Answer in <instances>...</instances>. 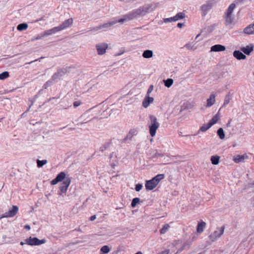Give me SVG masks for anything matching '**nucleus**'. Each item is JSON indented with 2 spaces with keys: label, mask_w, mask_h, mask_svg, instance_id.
Wrapping results in <instances>:
<instances>
[{
  "label": "nucleus",
  "mask_w": 254,
  "mask_h": 254,
  "mask_svg": "<svg viewBox=\"0 0 254 254\" xmlns=\"http://www.w3.org/2000/svg\"><path fill=\"white\" fill-rule=\"evenodd\" d=\"M71 178L66 177L65 173L64 172H61L58 174L56 178L51 182V185H55L59 182H63L61 183L60 187V192L58 194L60 195L67 191V189L71 183Z\"/></svg>",
  "instance_id": "1"
},
{
  "label": "nucleus",
  "mask_w": 254,
  "mask_h": 254,
  "mask_svg": "<svg viewBox=\"0 0 254 254\" xmlns=\"http://www.w3.org/2000/svg\"><path fill=\"white\" fill-rule=\"evenodd\" d=\"M236 7V4L234 3H231L224 15V18L226 26L230 25L233 24L234 20V15L233 11Z\"/></svg>",
  "instance_id": "2"
},
{
  "label": "nucleus",
  "mask_w": 254,
  "mask_h": 254,
  "mask_svg": "<svg viewBox=\"0 0 254 254\" xmlns=\"http://www.w3.org/2000/svg\"><path fill=\"white\" fill-rule=\"evenodd\" d=\"M164 174H158L151 180L146 181L145 186L147 190H153L159 184V182L164 178Z\"/></svg>",
  "instance_id": "3"
},
{
  "label": "nucleus",
  "mask_w": 254,
  "mask_h": 254,
  "mask_svg": "<svg viewBox=\"0 0 254 254\" xmlns=\"http://www.w3.org/2000/svg\"><path fill=\"white\" fill-rule=\"evenodd\" d=\"M150 125L149 126V133L152 137L155 135L156 130L159 128L160 124L158 123L157 118L152 115L149 116Z\"/></svg>",
  "instance_id": "4"
},
{
  "label": "nucleus",
  "mask_w": 254,
  "mask_h": 254,
  "mask_svg": "<svg viewBox=\"0 0 254 254\" xmlns=\"http://www.w3.org/2000/svg\"><path fill=\"white\" fill-rule=\"evenodd\" d=\"M224 230L225 227L224 226L216 228V229L208 236L209 240L211 242L216 241L218 238H220L223 235Z\"/></svg>",
  "instance_id": "5"
},
{
  "label": "nucleus",
  "mask_w": 254,
  "mask_h": 254,
  "mask_svg": "<svg viewBox=\"0 0 254 254\" xmlns=\"http://www.w3.org/2000/svg\"><path fill=\"white\" fill-rule=\"evenodd\" d=\"M134 17L132 15V12H130L129 13H128L127 14L125 15L123 17L119 19L118 20L113 21L109 23L105 24L103 25L104 27H109L110 26L113 25L114 24H116L117 23H124L125 22L131 20L133 19H134Z\"/></svg>",
  "instance_id": "6"
},
{
  "label": "nucleus",
  "mask_w": 254,
  "mask_h": 254,
  "mask_svg": "<svg viewBox=\"0 0 254 254\" xmlns=\"http://www.w3.org/2000/svg\"><path fill=\"white\" fill-rule=\"evenodd\" d=\"M25 241L26 244L30 246H39L45 243L46 240L45 239L40 240L36 237L32 238L30 237L29 238L25 239Z\"/></svg>",
  "instance_id": "7"
},
{
  "label": "nucleus",
  "mask_w": 254,
  "mask_h": 254,
  "mask_svg": "<svg viewBox=\"0 0 254 254\" xmlns=\"http://www.w3.org/2000/svg\"><path fill=\"white\" fill-rule=\"evenodd\" d=\"M18 211V207L16 205H12L11 209L1 215L0 218L13 217Z\"/></svg>",
  "instance_id": "8"
},
{
  "label": "nucleus",
  "mask_w": 254,
  "mask_h": 254,
  "mask_svg": "<svg viewBox=\"0 0 254 254\" xmlns=\"http://www.w3.org/2000/svg\"><path fill=\"white\" fill-rule=\"evenodd\" d=\"M214 0H210L201 6L200 9L203 16H205L207 12L211 9Z\"/></svg>",
  "instance_id": "9"
},
{
  "label": "nucleus",
  "mask_w": 254,
  "mask_h": 254,
  "mask_svg": "<svg viewBox=\"0 0 254 254\" xmlns=\"http://www.w3.org/2000/svg\"><path fill=\"white\" fill-rule=\"evenodd\" d=\"M67 72L65 68L59 69L52 76V80L55 82H57L59 79L63 76Z\"/></svg>",
  "instance_id": "10"
},
{
  "label": "nucleus",
  "mask_w": 254,
  "mask_h": 254,
  "mask_svg": "<svg viewBox=\"0 0 254 254\" xmlns=\"http://www.w3.org/2000/svg\"><path fill=\"white\" fill-rule=\"evenodd\" d=\"M132 15L135 18L138 16H142L148 13L147 11L144 9L143 6L132 11Z\"/></svg>",
  "instance_id": "11"
},
{
  "label": "nucleus",
  "mask_w": 254,
  "mask_h": 254,
  "mask_svg": "<svg viewBox=\"0 0 254 254\" xmlns=\"http://www.w3.org/2000/svg\"><path fill=\"white\" fill-rule=\"evenodd\" d=\"M110 163L112 168H114L118 165L119 158L116 153L113 152L110 156Z\"/></svg>",
  "instance_id": "12"
},
{
  "label": "nucleus",
  "mask_w": 254,
  "mask_h": 254,
  "mask_svg": "<svg viewBox=\"0 0 254 254\" xmlns=\"http://www.w3.org/2000/svg\"><path fill=\"white\" fill-rule=\"evenodd\" d=\"M108 47V45L106 43H102L96 45V49L99 55H103L106 52Z\"/></svg>",
  "instance_id": "13"
},
{
  "label": "nucleus",
  "mask_w": 254,
  "mask_h": 254,
  "mask_svg": "<svg viewBox=\"0 0 254 254\" xmlns=\"http://www.w3.org/2000/svg\"><path fill=\"white\" fill-rule=\"evenodd\" d=\"M73 20L72 18H69L67 20L64 21L61 24H60L59 27L61 30V31L66 29V28L69 27L72 24Z\"/></svg>",
  "instance_id": "14"
},
{
  "label": "nucleus",
  "mask_w": 254,
  "mask_h": 254,
  "mask_svg": "<svg viewBox=\"0 0 254 254\" xmlns=\"http://www.w3.org/2000/svg\"><path fill=\"white\" fill-rule=\"evenodd\" d=\"M243 33L246 35H254V23L246 27L243 30Z\"/></svg>",
  "instance_id": "15"
},
{
  "label": "nucleus",
  "mask_w": 254,
  "mask_h": 254,
  "mask_svg": "<svg viewBox=\"0 0 254 254\" xmlns=\"http://www.w3.org/2000/svg\"><path fill=\"white\" fill-rule=\"evenodd\" d=\"M215 97L216 95L213 93H211L210 95L209 98L206 100V106L207 107H210L215 103Z\"/></svg>",
  "instance_id": "16"
},
{
  "label": "nucleus",
  "mask_w": 254,
  "mask_h": 254,
  "mask_svg": "<svg viewBox=\"0 0 254 254\" xmlns=\"http://www.w3.org/2000/svg\"><path fill=\"white\" fill-rule=\"evenodd\" d=\"M154 101V98L150 97V96L146 95L142 102V106L146 108H147L151 103H152Z\"/></svg>",
  "instance_id": "17"
},
{
  "label": "nucleus",
  "mask_w": 254,
  "mask_h": 254,
  "mask_svg": "<svg viewBox=\"0 0 254 254\" xmlns=\"http://www.w3.org/2000/svg\"><path fill=\"white\" fill-rule=\"evenodd\" d=\"M206 224L205 222L203 221H201L200 222H199L197 224V228H196V232L198 234H201L202 233L205 227H206Z\"/></svg>",
  "instance_id": "18"
},
{
  "label": "nucleus",
  "mask_w": 254,
  "mask_h": 254,
  "mask_svg": "<svg viewBox=\"0 0 254 254\" xmlns=\"http://www.w3.org/2000/svg\"><path fill=\"white\" fill-rule=\"evenodd\" d=\"M226 50V48L224 46L217 44L211 47L210 52H222Z\"/></svg>",
  "instance_id": "19"
},
{
  "label": "nucleus",
  "mask_w": 254,
  "mask_h": 254,
  "mask_svg": "<svg viewBox=\"0 0 254 254\" xmlns=\"http://www.w3.org/2000/svg\"><path fill=\"white\" fill-rule=\"evenodd\" d=\"M241 50L245 54L249 55L254 50V46L253 44H250L246 47L241 48Z\"/></svg>",
  "instance_id": "20"
},
{
  "label": "nucleus",
  "mask_w": 254,
  "mask_h": 254,
  "mask_svg": "<svg viewBox=\"0 0 254 254\" xmlns=\"http://www.w3.org/2000/svg\"><path fill=\"white\" fill-rule=\"evenodd\" d=\"M233 56L238 60L246 59V56L240 51H235L233 52Z\"/></svg>",
  "instance_id": "21"
},
{
  "label": "nucleus",
  "mask_w": 254,
  "mask_h": 254,
  "mask_svg": "<svg viewBox=\"0 0 254 254\" xmlns=\"http://www.w3.org/2000/svg\"><path fill=\"white\" fill-rule=\"evenodd\" d=\"M220 119V115L219 113H217L209 121L208 123L212 127L215 125Z\"/></svg>",
  "instance_id": "22"
},
{
  "label": "nucleus",
  "mask_w": 254,
  "mask_h": 254,
  "mask_svg": "<svg viewBox=\"0 0 254 254\" xmlns=\"http://www.w3.org/2000/svg\"><path fill=\"white\" fill-rule=\"evenodd\" d=\"M171 226L169 224H164L159 231L160 234L164 235L166 234L169 230Z\"/></svg>",
  "instance_id": "23"
},
{
  "label": "nucleus",
  "mask_w": 254,
  "mask_h": 254,
  "mask_svg": "<svg viewBox=\"0 0 254 254\" xmlns=\"http://www.w3.org/2000/svg\"><path fill=\"white\" fill-rule=\"evenodd\" d=\"M153 51L149 50H145L142 54V57L145 59L151 58L153 57Z\"/></svg>",
  "instance_id": "24"
},
{
  "label": "nucleus",
  "mask_w": 254,
  "mask_h": 254,
  "mask_svg": "<svg viewBox=\"0 0 254 254\" xmlns=\"http://www.w3.org/2000/svg\"><path fill=\"white\" fill-rule=\"evenodd\" d=\"M220 156L218 155L212 156L210 158L211 163L213 165H218L220 162Z\"/></svg>",
  "instance_id": "25"
},
{
  "label": "nucleus",
  "mask_w": 254,
  "mask_h": 254,
  "mask_svg": "<svg viewBox=\"0 0 254 254\" xmlns=\"http://www.w3.org/2000/svg\"><path fill=\"white\" fill-rule=\"evenodd\" d=\"M175 21L183 19L186 17V14L183 12L178 13L175 16H173Z\"/></svg>",
  "instance_id": "26"
},
{
  "label": "nucleus",
  "mask_w": 254,
  "mask_h": 254,
  "mask_svg": "<svg viewBox=\"0 0 254 254\" xmlns=\"http://www.w3.org/2000/svg\"><path fill=\"white\" fill-rule=\"evenodd\" d=\"M111 251V248L108 246H103L100 250V254H107Z\"/></svg>",
  "instance_id": "27"
},
{
  "label": "nucleus",
  "mask_w": 254,
  "mask_h": 254,
  "mask_svg": "<svg viewBox=\"0 0 254 254\" xmlns=\"http://www.w3.org/2000/svg\"><path fill=\"white\" fill-rule=\"evenodd\" d=\"M28 28V24L26 23H22L18 24L17 26V30L19 31L26 30Z\"/></svg>",
  "instance_id": "28"
},
{
  "label": "nucleus",
  "mask_w": 254,
  "mask_h": 254,
  "mask_svg": "<svg viewBox=\"0 0 254 254\" xmlns=\"http://www.w3.org/2000/svg\"><path fill=\"white\" fill-rule=\"evenodd\" d=\"M55 82H56L54 80H52L51 78L44 84L42 87L43 89H47L48 87L52 86Z\"/></svg>",
  "instance_id": "29"
},
{
  "label": "nucleus",
  "mask_w": 254,
  "mask_h": 254,
  "mask_svg": "<svg viewBox=\"0 0 254 254\" xmlns=\"http://www.w3.org/2000/svg\"><path fill=\"white\" fill-rule=\"evenodd\" d=\"M245 156L244 155H237L234 157L233 161L237 163L243 162L245 160Z\"/></svg>",
  "instance_id": "30"
},
{
  "label": "nucleus",
  "mask_w": 254,
  "mask_h": 254,
  "mask_svg": "<svg viewBox=\"0 0 254 254\" xmlns=\"http://www.w3.org/2000/svg\"><path fill=\"white\" fill-rule=\"evenodd\" d=\"M185 47L189 50L194 51L197 49V47L195 46V44L191 42H189L186 44Z\"/></svg>",
  "instance_id": "31"
},
{
  "label": "nucleus",
  "mask_w": 254,
  "mask_h": 254,
  "mask_svg": "<svg viewBox=\"0 0 254 254\" xmlns=\"http://www.w3.org/2000/svg\"><path fill=\"white\" fill-rule=\"evenodd\" d=\"M143 7L148 13L153 11L155 8V6L152 4H147L143 5Z\"/></svg>",
  "instance_id": "32"
},
{
  "label": "nucleus",
  "mask_w": 254,
  "mask_h": 254,
  "mask_svg": "<svg viewBox=\"0 0 254 254\" xmlns=\"http://www.w3.org/2000/svg\"><path fill=\"white\" fill-rule=\"evenodd\" d=\"M231 97L229 94L226 95L222 107H226L230 102Z\"/></svg>",
  "instance_id": "33"
},
{
  "label": "nucleus",
  "mask_w": 254,
  "mask_h": 254,
  "mask_svg": "<svg viewBox=\"0 0 254 254\" xmlns=\"http://www.w3.org/2000/svg\"><path fill=\"white\" fill-rule=\"evenodd\" d=\"M217 132L218 135L219 136V138L221 139H223L225 138V135L224 130L222 128H219L217 130Z\"/></svg>",
  "instance_id": "34"
},
{
  "label": "nucleus",
  "mask_w": 254,
  "mask_h": 254,
  "mask_svg": "<svg viewBox=\"0 0 254 254\" xmlns=\"http://www.w3.org/2000/svg\"><path fill=\"white\" fill-rule=\"evenodd\" d=\"M164 83L167 87H170L172 86L173 83V80L171 78H168L166 80H164Z\"/></svg>",
  "instance_id": "35"
},
{
  "label": "nucleus",
  "mask_w": 254,
  "mask_h": 254,
  "mask_svg": "<svg viewBox=\"0 0 254 254\" xmlns=\"http://www.w3.org/2000/svg\"><path fill=\"white\" fill-rule=\"evenodd\" d=\"M9 76V72L8 71H3L0 73V80H4L8 78Z\"/></svg>",
  "instance_id": "36"
},
{
  "label": "nucleus",
  "mask_w": 254,
  "mask_h": 254,
  "mask_svg": "<svg viewBox=\"0 0 254 254\" xmlns=\"http://www.w3.org/2000/svg\"><path fill=\"white\" fill-rule=\"evenodd\" d=\"M47 163V160H37V166L38 168L42 167L44 165Z\"/></svg>",
  "instance_id": "37"
},
{
  "label": "nucleus",
  "mask_w": 254,
  "mask_h": 254,
  "mask_svg": "<svg viewBox=\"0 0 254 254\" xmlns=\"http://www.w3.org/2000/svg\"><path fill=\"white\" fill-rule=\"evenodd\" d=\"M211 127V126L209 123H208L207 124L203 125L201 127H200V130L202 132H205Z\"/></svg>",
  "instance_id": "38"
},
{
  "label": "nucleus",
  "mask_w": 254,
  "mask_h": 254,
  "mask_svg": "<svg viewBox=\"0 0 254 254\" xmlns=\"http://www.w3.org/2000/svg\"><path fill=\"white\" fill-rule=\"evenodd\" d=\"M140 202V198L138 197H135L133 198L132 200L131 205V207L134 208L136 206L137 203H138Z\"/></svg>",
  "instance_id": "39"
},
{
  "label": "nucleus",
  "mask_w": 254,
  "mask_h": 254,
  "mask_svg": "<svg viewBox=\"0 0 254 254\" xmlns=\"http://www.w3.org/2000/svg\"><path fill=\"white\" fill-rule=\"evenodd\" d=\"M44 37H45V36L44 35V33H40V34L37 35L36 37H34L32 39V41L40 40V39H43Z\"/></svg>",
  "instance_id": "40"
},
{
  "label": "nucleus",
  "mask_w": 254,
  "mask_h": 254,
  "mask_svg": "<svg viewBox=\"0 0 254 254\" xmlns=\"http://www.w3.org/2000/svg\"><path fill=\"white\" fill-rule=\"evenodd\" d=\"M212 254H230V253L225 251L215 250Z\"/></svg>",
  "instance_id": "41"
},
{
  "label": "nucleus",
  "mask_w": 254,
  "mask_h": 254,
  "mask_svg": "<svg viewBox=\"0 0 254 254\" xmlns=\"http://www.w3.org/2000/svg\"><path fill=\"white\" fill-rule=\"evenodd\" d=\"M50 31L51 32L52 34H55V33H57L58 32H59L61 31L59 26H57V27H54L53 28L50 29Z\"/></svg>",
  "instance_id": "42"
},
{
  "label": "nucleus",
  "mask_w": 254,
  "mask_h": 254,
  "mask_svg": "<svg viewBox=\"0 0 254 254\" xmlns=\"http://www.w3.org/2000/svg\"><path fill=\"white\" fill-rule=\"evenodd\" d=\"M174 17H170V18H164L163 19V21L165 23H168V22H175V19H174Z\"/></svg>",
  "instance_id": "43"
},
{
  "label": "nucleus",
  "mask_w": 254,
  "mask_h": 254,
  "mask_svg": "<svg viewBox=\"0 0 254 254\" xmlns=\"http://www.w3.org/2000/svg\"><path fill=\"white\" fill-rule=\"evenodd\" d=\"M154 88V86L153 85H151L147 90V93L146 95L150 96V94L152 92Z\"/></svg>",
  "instance_id": "44"
},
{
  "label": "nucleus",
  "mask_w": 254,
  "mask_h": 254,
  "mask_svg": "<svg viewBox=\"0 0 254 254\" xmlns=\"http://www.w3.org/2000/svg\"><path fill=\"white\" fill-rule=\"evenodd\" d=\"M142 185L141 184H136L135 185V190L136 191H139L142 188Z\"/></svg>",
  "instance_id": "45"
},
{
  "label": "nucleus",
  "mask_w": 254,
  "mask_h": 254,
  "mask_svg": "<svg viewBox=\"0 0 254 254\" xmlns=\"http://www.w3.org/2000/svg\"><path fill=\"white\" fill-rule=\"evenodd\" d=\"M81 104V102L80 101H75L73 103V105L74 108H76Z\"/></svg>",
  "instance_id": "46"
},
{
  "label": "nucleus",
  "mask_w": 254,
  "mask_h": 254,
  "mask_svg": "<svg viewBox=\"0 0 254 254\" xmlns=\"http://www.w3.org/2000/svg\"><path fill=\"white\" fill-rule=\"evenodd\" d=\"M43 33L45 37L52 35L50 29L45 31Z\"/></svg>",
  "instance_id": "47"
},
{
  "label": "nucleus",
  "mask_w": 254,
  "mask_h": 254,
  "mask_svg": "<svg viewBox=\"0 0 254 254\" xmlns=\"http://www.w3.org/2000/svg\"><path fill=\"white\" fill-rule=\"evenodd\" d=\"M60 98V96H58L57 97H51V98H50L47 101H46V102H51L52 101H53V100H55V99H59Z\"/></svg>",
  "instance_id": "48"
},
{
  "label": "nucleus",
  "mask_w": 254,
  "mask_h": 254,
  "mask_svg": "<svg viewBox=\"0 0 254 254\" xmlns=\"http://www.w3.org/2000/svg\"><path fill=\"white\" fill-rule=\"evenodd\" d=\"M248 188H254V181L253 183H249L248 185Z\"/></svg>",
  "instance_id": "49"
},
{
  "label": "nucleus",
  "mask_w": 254,
  "mask_h": 254,
  "mask_svg": "<svg viewBox=\"0 0 254 254\" xmlns=\"http://www.w3.org/2000/svg\"><path fill=\"white\" fill-rule=\"evenodd\" d=\"M24 228H25V229L27 230H30V229H31V227H30V225H29L27 224V225H25V226H24Z\"/></svg>",
  "instance_id": "50"
},
{
  "label": "nucleus",
  "mask_w": 254,
  "mask_h": 254,
  "mask_svg": "<svg viewBox=\"0 0 254 254\" xmlns=\"http://www.w3.org/2000/svg\"><path fill=\"white\" fill-rule=\"evenodd\" d=\"M184 25V24L183 23H178V24H177V26L179 28H181Z\"/></svg>",
  "instance_id": "51"
},
{
  "label": "nucleus",
  "mask_w": 254,
  "mask_h": 254,
  "mask_svg": "<svg viewBox=\"0 0 254 254\" xmlns=\"http://www.w3.org/2000/svg\"><path fill=\"white\" fill-rule=\"evenodd\" d=\"M90 220L91 221H93V220H95V215H93L91 216L90 218Z\"/></svg>",
  "instance_id": "52"
},
{
  "label": "nucleus",
  "mask_w": 254,
  "mask_h": 254,
  "mask_svg": "<svg viewBox=\"0 0 254 254\" xmlns=\"http://www.w3.org/2000/svg\"><path fill=\"white\" fill-rule=\"evenodd\" d=\"M43 58H44L43 57H41L40 58H39L38 59H36V60H34V62L37 61H40V60L43 59ZM33 61H32V62L29 63V64H31L32 63H33Z\"/></svg>",
  "instance_id": "53"
},
{
  "label": "nucleus",
  "mask_w": 254,
  "mask_h": 254,
  "mask_svg": "<svg viewBox=\"0 0 254 254\" xmlns=\"http://www.w3.org/2000/svg\"><path fill=\"white\" fill-rule=\"evenodd\" d=\"M155 155L156 157H160V156H163L161 153H156Z\"/></svg>",
  "instance_id": "54"
},
{
  "label": "nucleus",
  "mask_w": 254,
  "mask_h": 254,
  "mask_svg": "<svg viewBox=\"0 0 254 254\" xmlns=\"http://www.w3.org/2000/svg\"><path fill=\"white\" fill-rule=\"evenodd\" d=\"M20 245L21 246H23L24 245V244H26V243H25V242H21L20 243Z\"/></svg>",
  "instance_id": "55"
},
{
  "label": "nucleus",
  "mask_w": 254,
  "mask_h": 254,
  "mask_svg": "<svg viewBox=\"0 0 254 254\" xmlns=\"http://www.w3.org/2000/svg\"><path fill=\"white\" fill-rule=\"evenodd\" d=\"M34 103V101H31V104L29 105V108H31V107L33 105Z\"/></svg>",
  "instance_id": "56"
},
{
  "label": "nucleus",
  "mask_w": 254,
  "mask_h": 254,
  "mask_svg": "<svg viewBox=\"0 0 254 254\" xmlns=\"http://www.w3.org/2000/svg\"><path fill=\"white\" fill-rule=\"evenodd\" d=\"M43 89H42L40 90L39 91V92H38V94H41V93H42V92H43Z\"/></svg>",
  "instance_id": "57"
},
{
  "label": "nucleus",
  "mask_w": 254,
  "mask_h": 254,
  "mask_svg": "<svg viewBox=\"0 0 254 254\" xmlns=\"http://www.w3.org/2000/svg\"><path fill=\"white\" fill-rule=\"evenodd\" d=\"M200 34H198V35L196 36V37H195V40H196L197 38H198V37H199V36H200Z\"/></svg>",
  "instance_id": "58"
},
{
  "label": "nucleus",
  "mask_w": 254,
  "mask_h": 254,
  "mask_svg": "<svg viewBox=\"0 0 254 254\" xmlns=\"http://www.w3.org/2000/svg\"><path fill=\"white\" fill-rule=\"evenodd\" d=\"M135 254H142V253L141 252H137V253H136Z\"/></svg>",
  "instance_id": "59"
},
{
  "label": "nucleus",
  "mask_w": 254,
  "mask_h": 254,
  "mask_svg": "<svg viewBox=\"0 0 254 254\" xmlns=\"http://www.w3.org/2000/svg\"><path fill=\"white\" fill-rule=\"evenodd\" d=\"M42 20V18L40 19H37V20H35V22H38V21H39L40 20Z\"/></svg>",
  "instance_id": "60"
},
{
  "label": "nucleus",
  "mask_w": 254,
  "mask_h": 254,
  "mask_svg": "<svg viewBox=\"0 0 254 254\" xmlns=\"http://www.w3.org/2000/svg\"><path fill=\"white\" fill-rule=\"evenodd\" d=\"M30 108H29H29L26 110V112H28L29 111Z\"/></svg>",
  "instance_id": "61"
},
{
  "label": "nucleus",
  "mask_w": 254,
  "mask_h": 254,
  "mask_svg": "<svg viewBox=\"0 0 254 254\" xmlns=\"http://www.w3.org/2000/svg\"><path fill=\"white\" fill-rule=\"evenodd\" d=\"M6 238V236L5 235H4V236H2V238L3 239H5Z\"/></svg>",
  "instance_id": "62"
},
{
  "label": "nucleus",
  "mask_w": 254,
  "mask_h": 254,
  "mask_svg": "<svg viewBox=\"0 0 254 254\" xmlns=\"http://www.w3.org/2000/svg\"><path fill=\"white\" fill-rule=\"evenodd\" d=\"M196 238H197V236H196V237H193V238H192V239H193V240H196Z\"/></svg>",
  "instance_id": "63"
}]
</instances>
